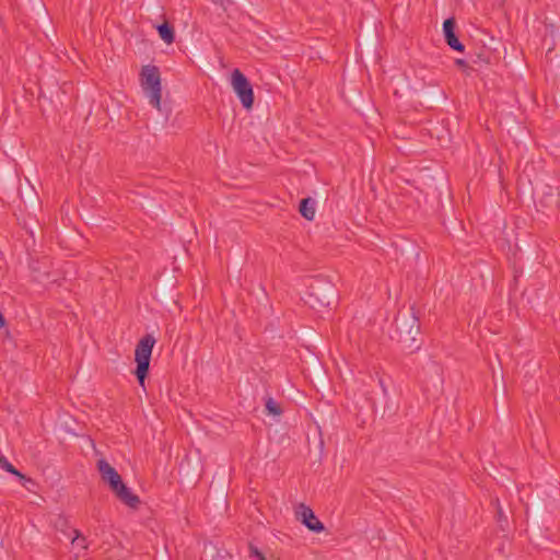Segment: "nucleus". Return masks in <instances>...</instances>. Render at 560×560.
I'll return each instance as SVG.
<instances>
[{
	"instance_id": "nucleus-16",
	"label": "nucleus",
	"mask_w": 560,
	"mask_h": 560,
	"mask_svg": "<svg viewBox=\"0 0 560 560\" xmlns=\"http://www.w3.org/2000/svg\"><path fill=\"white\" fill-rule=\"evenodd\" d=\"M7 324L4 316L0 312V326L3 327Z\"/></svg>"
},
{
	"instance_id": "nucleus-9",
	"label": "nucleus",
	"mask_w": 560,
	"mask_h": 560,
	"mask_svg": "<svg viewBox=\"0 0 560 560\" xmlns=\"http://www.w3.org/2000/svg\"><path fill=\"white\" fill-rule=\"evenodd\" d=\"M159 36L166 43L172 44L175 40V31L173 25H171L168 22H164L156 26Z\"/></svg>"
},
{
	"instance_id": "nucleus-12",
	"label": "nucleus",
	"mask_w": 560,
	"mask_h": 560,
	"mask_svg": "<svg viewBox=\"0 0 560 560\" xmlns=\"http://www.w3.org/2000/svg\"><path fill=\"white\" fill-rule=\"evenodd\" d=\"M268 415L280 416L282 413L281 406L271 397H268L265 402Z\"/></svg>"
},
{
	"instance_id": "nucleus-4",
	"label": "nucleus",
	"mask_w": 560,
	"mask_h": 560,
	"mask_svg": "<svg viewBox=\"0 0 560 560\" xmlns=\"http://www.w3.org/2000/svg\"><path fill=\"white\" fill-rule=\"evenodd\" d=\"M154 345L155 338L152 335H145L139 340V342L136 346L135 360L137 363V368L135 370V375L138 380L139 385L143 388H145L144 383L149 374L151 354Z\"/></svg>"
},
{
	"instance_id": "nucleus-14",
	"label": "nucleus",
	"mask_w": 560,
	"mask_h": 560,
	"mask_svg": "<svg viewBox=\"0 0 560 560\" xmlns=\"http://www.w3.org/2000/svg\"><path fill=\"white\" fill-rule=\"evenodd\" d=\"M249 552L252 557H255L256 559H259V555H262L257 547L254 545H249Z\"/></svg>"
},
{
	"instance_id": "nucleus-1",
	"label": "nucleus",
	"mask_w": 560,
	"mask_h": 560,
	"mask_svg": "<svg viewBox=\"0 0 560 560\" xmlns=\"http://www.w3.org/2000/svg\"><path fill=\"white\" fill-rule=\"evenodd\" d=\"M398 342L404 351L413 353L420 349V320L411 308L408 313H399L395 319Z\"/></svg>"
},
{
	"instance_id": "nucleus-15",
	"label": "nucleus",
	"mask_w": 560,
	"mask_h": 560,
	"mask_svg": "<svg viewBox=\"0 0 560 560\" xmlns=\"http://www.w3.org/2000/svg\"><path fill=\"white\" fill-rule=\"evenodd\" d=\"M74 533L75 537L73 538L72 542L78 541V545H80L81 542L83 544L85 541V537L81 536L78 530H74Z\"/></svg>"
},
{
	"instance_id": "nucleus-17",
	"label": "nucleus",
	"mask_w": 560,
	"mask_h": 560,
	"mask_svg": "<svg viewBox=\"0 0 560 560\" xmlns=\"http://www.w3.org/2000/svg\"><path fill=\"white\" fill-rule=\"evenodd\" d=\"M498 514H499L500 517L503 516L501 508L498 509Z\"/></svg>"
},
{
	"instance_id": "nucleus-18",
	"label": "nucleus",
	"mask_w": 560,
	"mask_h": 560,
	"mask_svg": "<svg viewBox=\"0 0 560 560\" xmlns=\"http://www.w3.org/2000/svg\"><path fill=\"white\" fill-rule=\"evenodd\" d=\"M255 560H267V559L265 558L264 555H259V559H255Z\"/></svg>"
},
{
	"instance_id": "nucleus-3",
	"label": "nucleus",
	"mask_w": 560,
	"mask_h": 560,
	"mask_svg": "<svg viewBox=\"0 0 560 560\" xmlns=\"http://www.w3.org/2000/svg\"><path fill=\"white\" fill-rule=\"evenodd\" d=\"M140 84L150 104L161 110L162 86L159 68L153 65L143 66L140 71Z\"/></svg>"
},
{
	"instance_id": "nucleus-13",
	"label": "nucleus",
	"mask_w": 560,
	"mask_h": 560,
	"mask_svg": "<svg viewBox=\"0 0 560 560\" xmlns=\"http://www.w3.org/2000/svg\"><path fill=\"white\" fill-rule=\"evenodd\" d=\"M455 65L462 69L466 74H469L471 70H474L469 63L460 58L455 59Z\"/></svg>"
},
{
	"instance_id": "nucleus-5",
	"label": "nucleus",
	"mask_w": 560,
	"mask_h": 560,
	"mask_svg": "<svg viewBox=\"0 0 560 560\" xmlns=\"http://www.w3.org/2000/svg\"><path fill=\"white\" fill-rule=\"evenodd\" d=\"M231 83L243 107L252 109L255 101L253 86L240 69L233 70Z\"/></svg>"
},
{
	"instance_id": "nucleus-10",
	"label": "nucleus",
	"mask_w": 560,
	"mask_h": 560,
	"mask_svg": "<svg viewBox=\"0 0 560 560\" xmlns=\"http://www.w3.org/2000/svg\"><path fill=\"white\" fill-rule=\"evenodd\" d=\"M300 213L306 220H313L315 215V201L312 198H304L300 202Z\"/></svg>"
},
{
	"instance_id": "nucleus-8",
	"label": "nucleus",
	"mask_w": 560,
	"mask_h": 560,
	"mask_svg": "<svg viewBox=\"0 0 560 560\" xmlns=\"http://www.w3.org/2000/svg\"><path fill=\"white\" fill-rule=\"evenodd\" d=\"M456 21L448 18L443 22V35L445 43L455 51L464 52L465 45L458 39L456 33Z\"/></svg>"
},
{
	"instance_id": "nucleus-2",
	"label": "nucleus",
	"mask_w": 560,
	"mask_h": 560,
	"mask_svg": "<svg viewBox=\"0 0 560 560\" xmlns=\"http://www.w3.org/2000/svg\"><path fill=\"white\" fill-rule=\"evenodd\" d=\"M97 468L102 480L109 486L110 490L119 501L132 509L138 508L140 504L139 497L130 491V489L124 483L120 475L112 465H109L105 459H100L97 462Z\"/></svg>"
},
{
	"instance_id": "nucleus-11",
	"label": "nucleus",
	"mask_w": 560,
	"mask_h": 560,
	"mask_svg": "<svg viewBox=\"0 0 560 560\" xmlns=\"http://www.w3.org/2000/svg\"><path fill=\"white\" fill-rule=\"evenodd\" d=\"M492 56H493L492 51L490 49L483 47L480 49L479 52L475 54V57L472 58L471 61L474 65H477L479 67L488 66L491 62Z\"/></svg>"
},
{
	"instance_id": "nucleus-6",
	"label": "nucleus",
	"mask_w": 560,
	"mask_h": 560,
	"mask_svg": "<svg viewBox=\"0 0 560 560\" xmlns=\"http://www.w3.org/2000/svg\"><path fill=\"white\" fill-rule=\"evenodd\" d=\"M306 304L314 310L320 311L322 308H330L335 304V293L331 285L324 288L311 285L307 294Z\"/></svg>"
},
{
	"instance_id": "nucleus-7",
	"label": "nucleus",
	"mask_w": 560,
	"mask_h": 560,
	"mask_svg": "<svg viewBox=\"0 0 560 560\" xmlns=\"http://www.w3.org/2000/svg\"><path fill=\"white\" fill-rule=\"evenodd\" d=\"M296 520L301 521L311 532L322 533L325 529L324 524L317 518L313 510L300 503L295 509Z\"/></svg>"
}]
</instances>
